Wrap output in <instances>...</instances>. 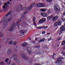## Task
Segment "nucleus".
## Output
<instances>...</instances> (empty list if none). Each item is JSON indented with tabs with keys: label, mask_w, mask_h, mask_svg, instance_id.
Returning a JSON list of instances; mask_svg holds the SVG:
<instances>
[{
	"label": "nucleus",
	"mask_w": 65,
	"mask_h": 65,
	"mask_svg": "<svg viewBox=\"0 0 65 65\" xmlns=\"http://www.w3.org/2000/svg\"><path fill=\"white\" fill-rule=\"evenodd\" d=\"M54 9L56 11L60 10V8L59 5L57 4H55L54 6Z\"/></svg>",
	"instance_id": "6"
},
{
	"label": "nucleus",
	"mask_w": 65,
	"mask_h": 65,
	"mask_svg": "<svg viewBox=\"0 0 65 65\" xmlns=\"http://www.w3.org/2000/svg\"><path fill=\"white\" fill-rule=\"evenodd\" d=\"M48 41H50V38L48 39Z\"/></svg>",
	"instance_id": "62"
},
{
	"label": "nucleus",
	"mask_w": 65,
	"mask_h": 65,
	"mask_svg": "<svg viewBox=\"0 0 65 65\" xmlns=\"http://www.w3.org/2000/svg\"><path fill=\"white\" fill-rule=\"evenodd\" d=\"M21 10L22 11H25V10H28V9H27V8L25 7L23 8H22Z\"/></svg>",
	"instance_id": "19"
},
{
	"label": "nucleus",
	"mask_w": 65,
	"mask_h": 65,
	"mask_svg": "<svg viewBox=\"0 0 65 65\" xmlns=\"http://www.w3.org/2000/svg\"><path fill=\"white\" fill-rule=\"evenodd\" d=\"M2 4V2H0V5H1Z\"/></svg>",
	"instance_id": "61"
},
{
	"label": "nucleus",
	"mask_w": 65,
	"mask_h": 65,
	"mask_svg": "<svg viewBox=\"0 0 65 65\" xmlns=\"http://www.w3.org/2000/svg\"><path fill=\"white\" fill-rule=\"evenodd\" d=\"M14 52H15V53H17V52H18V50H17V49L16 48H15L14 49Z\"/></svg>",
	"instance_id": "38"
},
{
	"label": "nucleus",
	"mask_w": 65,
	"mask_h": 65,
	"mask_svg": "<svg viewBox=\"0 0 65 65\" xmlns=\"http://www.w3.org/2000/svg\"><path fill=\"white\" fill-rule=\"evenodd\" d=\"M28 12V11H25L23 13V14H25Z\"/></svg>",
	"instance_id": "40"
},
{
	"label": "nucleus",
	"mask_w": 65,
	"mask_h": 65,
	"mask_svg": "<svg viewBox=\"0 0 65 65\" xmlns=\"http://www.w3.org/2000/svg\"><path fill=\"white\" fill-rule=\"evenodd\" d=\"M65 44V41H63L61 43V45H64Z\"/></svg>",
	"instance_id": "28"
},
{
	"label": "nucleus",
	"mask_w": 65,
	"mask_h": 65,
	"mask_svg": "<svg viewBox=\"0 0 65 65\" xmlns=\"http://www.w3.org/2000/svg\"><path fill=\"white\" fill-rule=\"evenodd\" d=\"M53 17L54 16L53 15H51L50 16L47 17V19L48 20H51V19H52L53 18Z\"/></svg>",
	"instance_id": "17"
},
{
	"label": "nucleus",
	"mask_w": 65,
	"mask_h": 65,
	"mask_svg": "<svg viewBox=\"0 0 65 65\" xmlns=\"http://www.w3.org/2000/svg\"><path fill=\"white\" fill-rule=\"evenodd\" d=\"M14 44L15 45H16L17 44V42H15V41L14 42Z\"/></svg>",
	"instance_id": "55"
},
{
	"label": "nucleus",
	"mask_w": 65,
	"mask_h": 65,
	"mask_svg": "<svg viewBox=\"0 0 65 65\" xmlns=\"http://www.w3.org/2000/svg\"><path fill=\"white\" fill-rule=\"evenodd\" d=\"M7 4H9H9H10V2H9V1L7 2Z\"/></svg>",
	"instance_id": "51"
},
{
	"label": "nucleus",
	"mask_w": 65,
	"mask_h": 65,
	"mask_svg": "<svg viewBox=\"0 0 65 65\" xmlns=\"http://www.w3.org/2000/svg\"><path fill=\"white\" fill-rule=\"evenodd\" d=\"M57 32L58 33L59 35H61L62 33V32L61 30H60V31H58Z\"/></svg>",
	"instance_id": "24"
},
{
	"label": "nucleus",
	"mask_w": 65,
	"mask_h": 65,
	"mask_svg": "<svg viewBox=\"0 0 65 65\" xmlns=\"http://www.w3.org/2000/svg\"><path fill=\"white\" fill-rule=\"evenodd\" d=\"M16 25L18 26V28H19V26H20V24L19 22H17L16 23Z\"/></svg>",
	"instance_id": "31"
},
{
	"label": "nucleus",
	"mask_w": 65,
	"mask_h": 65,
	"mask_svg": "<svg viewBox=\"0 0 65 65\" xmlns=\"http://www.w3.org/2000/svg\"><path fill=\"white\" fill-rule=\"evenodd\" d=\"M62 36H61L60 37H59L58 38H57V40H58V41H59V40H60L61 39V38H62Z\"/></svg>",
	"instance_id": "29"
},
{
	"label": "nucleus",
	"mask_w": 65,
	"mask_h": 65,
	"mask_svg": "<svg viewBox=\"0 0 65 65\" xmlns=\"http://www.w3.org/2000/svg\"><path fill=\"white\" fill-rule=\"evenodd\" d=\"M61 20H62L63 22L65 21V20H64V19L62 17L61 18Z\"/></svg>",
	"instance_id": "46"
},
{
	"label": "nucleus",
	"mask_w": 65,
	"mask_h": 65,
	"mask_svg": "<svg viewBox=\"0 0 65 65\" xmlns=\"http://www.w3.org/2000/svg\"><path fill=\"white\" fill-rule=\"evenodd\" d=\"M34 65H41L39 64H38V63H35L34 64Z\"/></svg>",
	"instance_id": "56"
},
{
	"label": "nucleus",
	"mask_w": 65,
	"mask_h": 65,
	"mask_svg": "<svg viewBox=\"0 0 65 65\" xmlns=\"http://www.w3.org/2000/svg\"><path fill=\"white\" fill-rule=\"evenodd\" d=\"M11 12V11H10L6 15V17H9V15H10V17H9V18H7L4 22L3 25L4 26H6V25H7V24L8 23V22H10L12 19V15H11V14L10 13Z\"/></svg>",
	"instance_id": "1"
},
{
	"label": "nucleus",
	"mask_w": 65,
	"mask_h": 65,
	"mask_svg": "<svg viewBox=\"0 0 65 65\" xmlns=\"http://www.w3.org/2000/svg\"><path fill=\"white\" fill-rule=\"evenodd\" d=\"M15 61L18 64H20V60H19V59H17L15 60Z\"/></svg>",
	"instance_id": "27"
},
{
	"label": "nucleus",
	"mask_w": 65,
	"mask_h": 65,
	"mask_svg": "<svg viewBox=\"0 0 65 65\" xmlns=\"http://www.w3.org/2000/svg\"><path fill=\"white\" fill-rule=\"evenodd\" d=\"M27 30H20L19 32L20 33V36H22L23 35H24L25 33H26L27 32Z\"/></svg>",
	"instance_id": "7"
},
{
	"label": "nucleus",
	"mask_w": 65,
	"mask_h": 65,
	"mask_svg": "<svg viewBox=\"0 0 65 65\" xmlns=\"http://www.w3.org/2000/svg\"><path fill=\"white\" fill-rule=\"evenodd\" d=\"M63 15L64 16H65V11L63 12Z\"/></svg>",
	"instance_id": "58"
},
{
	"label": "nucleus",
	"mask_w": 65,
	"mask_h": 65,
	"mask_svg": "<svg viewBox=\"0 0 65 65\" xmlns=\"http://www.w3.org/2000/svg\"><path fill=\"white\" fill-rule=\"evenodd\" d=\"M45 40V39L44 38H43L42 39H41L39 41H38L39 42H44V41Z\"/></svg>",
	"instance_id": "20"
},
{
	"label": "nucleus",
	"mask_w": 65,
	"mask_h": 65,
	"mask_svg": "<svg viewBox=\"0 0 65 65\" xmlns=\"http://www.w3.org/2000/svg\"><path fill=\"white\" fill-rule=\"evenodd\" d=\"M16 25L15 23L14 22H13L11 25V27L9 28V29H8V31H12V30H14Z\"/></svg>",
	"instance_id": "3"
},
{
	"label": "nucleus",
	"mask_w": 65,
	"mask_h": 65,
	"mask_svg": "<svg viewBox=\"0 0 65 65\" xmlns=\"http://www.w3.org/2000/svg\"><path fill=\"white\" fill-rule=\"evenodd\" d=\"M63 59V58L62 57H60L57 59V60L55 61V63L57 65H59L60 64H62V63H63V61H62V60Z\"/></svg>",
	"instance_id": "2"
},
{
	"label": "nucleus",
	"mask_w": 65,
	"mask_h": 65,
	"mask_svg": "<svg viewBox=\"0 0 65 65\" xmlns=\"http://www.w3.org/2000/svg\"><path fill=\"white\" fill-rule=\"evenodd\" d=\"M28 61L30 63H32V61H31V60H28Z\"/></svg>",
	"instance_id": "54"
},
{
	"label": "nucleus",
	"mask_w": 65,
	"mask_h": 65,
	"mask_svg": "<svg viewBox=\"0 0 65 65\" xmlns=\"http://www.w3.org/2000/svg\"><path fill=\"white\" fill-rule=\"evenodd\" d=\"M61 21L60 20H58L57 22H55L54 24L55 26H61Z\"/></svg>",
	"instance_id": "5"
},
{
	"label": "nucleus",
	"mask_w": 65,
	"mask_h": 65,
	"mask_svg": "<svg viewBox=\"0 0 65 65\" xmlns=\"http://www.w3.org/2000/svg\"><path fill=\"white\" fill-rule=\"evenodd\" d=\"M46 34V35H49V34H50V33H47Z\"/></svg>",
	"instance_id": "60"
},
{
	"label": "nucleus",
	"mask_w": 65,
	"mask_h": 65,
	"mask_svg": "<svg viewBox=\"0 0 65 65\" xmlns=\"http://www.w3.org/2000/svg\"><path fill=\"white\" fill-rule=\"evenodd\" d=\"M47 2H50L51 1V0H46Z\"/></svg>",
	"instance_id": "50"
},
{
	"label": "nucleus",
	"mask_w": 65,
	"mask_h": 65,
	"mask_svg": "<svg viewBox=\"0 0 65 65\" xmlns=\"http://www.w3.org/2000/svg\"><path fill=\"white\" fill-rule=\"evenodd\" d=\"M12 53V50H11L10 49H9L8 50V52H7V54L8 55H10L11 53Z\"/></svg>",
	"instance_id": "15"
},
{
	"label": "nucleus",
	"mask_w": 65,
	"mask_h": 65,
	"mask_svg": "<svg viewBox=\"0 0 65 65\" xmlns=\"http://www.w3.org/2000/svg\"><path fill=\"white\" fill-rule=\"evenodd\" d=\"M21 10H22V9H21L20 7H19L17 9V11H20Z\"/></svg>",
	"instance_id": "25"
},
{
	"label": "nucleus",
	"mask_w": 65,
	"mask_h": 65,
	"mask_svg": "<svg viewBox=\"0 0 65 65\" xmlns=\"http://www.w3.org/2000/svg\"><path fill=\"white\" fill-rule=\"evenodd\" d=\"M21 18H22V19H23L25 18V17H24V16H22L21 17Z\"/></svg>",
	"instance_id": "53"
},
{
	"label": "nucleus",
	"mask_w": 65,
	"mask_h": 65,
	"mask_svg": "<svg viewBox=\"0 0 65 65\" xmlns=\"http://www.w3.org/2000/svg\"><path fill=\"white\" fill-rule=\"evenodd\" d=\"M8 60H9V58H6L5 60V61L6 62H7L8 61Z\"/></svg>",
	"instance_id": "39"
},
{
	"label": "nucleus",
	"mask_w": 65,
	"mask_h": 65,
	"mask_svg": "<svg viewBox=\"0 0 65 65\" xmlns=\"http://www.w3.org/2000/svg\"><path fill=\"white\" fill-rule=\"evenodd\" d=\"M27 44H27V43L26 42H24L22 44V46L25 47L27 45Z\"/></svg>",
	"instance_id": "18"
},
{
	"label": "nucleus",
	"mask_w": 65,
	"mask_h": 65,
	"mask_svg": "<svg viewBox=\"0 0 65 65\" xmlns=\"http://www.w3.org/2000/svg\"><path fill=\"white\" fill-rule=\"evenodd\" d=\"M34 26H36V22H35V21L34 22Z\"/></svg>",
	"instance_id": "45"
},
{
	"label": "nucleus",
	"mask_w": 65,
	"mask_h": 65,
	"mask_svg": "<svg viewBox=\"0 0 65 65\" xmlns=\"http://www.w3.org/2000/svg\"><path fill=\"white\" fill-rule=\"evenodd\" d=\"M27 50L29 54H31L32 53L30 47H28L27 48Z\"/></svg>",
	"instance_id": "13"
},
{
	"label": "nucleus",
	"mask_w": 65,
	"mask_h": 65,
	"mask_svg": "<svg viewBox=\"0 0 65 65\" xmlns=\"http://www.w3.org/2000/svg\"><path fill=\"white\" fill-rule=\"evenodd\" d=\"M41 15H42L43 17H47V14L45 13H41Z\"/></svg>",
	"instance_id": "14"
},
{
	"label": "nucleus",
	"mask_w": 65,
	"mask_h": 65,
	"mask_svg": "<svg viewBox=\"0 0 65 65\" xmlns=\"http://www.w3.org/2000/svg\"><path fill=\"white\" fill-rule=\"evenodd\" d=\"M58 19V16H56L52 18V21L54 22H55Z\"/></svg>",
	"instance_id": "11"
},
{
	"label": "nucleus",
	"mask_w": 65,
	"mask_h": 65,
	"mask_svg": "<svg viewBox=\"0 0 65 65\" xmlns=\"http://www.w3.org/2000/svg\"><path fill=\"white\" fill-rule=\"evenodd\" d=\"M41 11H46V9H41Z\"/></svg>",
	"instance_id": "30"
},
{
	"label": "nucleus",
	"mask_w": 65,
	"mask_h": 65,
	"mask_svg": "<svg viewBox=\"0 0 65 65\" xmlns=\"http://www.w3.org/2000/svg\"><path fill=\"white\" fill-rule=\"evenodd\" d=\"M63 50H65V45L63 47Z\"/></svg>",
	"instance_id": "57"
},
{
	"label": "nucleus",
	"mask_w": 65,
	"mask_h": 65,
	"mask_svg": "<svg viewBox=\"0 0 65 65\" xmlns=\"http://www.w3.org/2000/svg\"><path fill=\"white\" fill-rule=\"evenodd\" d=\"M1 47V45L0 44V48Z\"/></svg>",
	"instance_id": "64"
},
{
	"label": "nucleus",
	"mask_w": 65,
	"mask_h": 65,
	"mask_svg": "<svg viewBox=\"0 0 65 65\" xmlns=\"http://www.w3.org/2000/svg\"><path fill=\"white\" fill-rule=\"evenodd\" d=\"M3 21H4V19H2L1 21V23H3Z\"/></svg>",
	"instance_id": "49"
},
{
	"label": "nucleus",
	"mask_w": 65,
	"mask_h": 65,
	"mask_svg": "<svg viewBox=\"0 0 65 65\" xmlns=\"http://www.w3.org/2000/svg\"><path fill=\"white\" fill-rule=\"evenodd\" d=\"M13 56H14V59L15 60V59H17L18 57V55H16L15 54H13Z\"/></svg>",
	"instance_id": "21"
},
{
	"label": "nucleus",
	"mask_w": 65,
	"mask_h": 65,
	"mask_svg": "<svg viewBox=\"0 0 65 65\" xmlns=\"http://www.w3.org/2000/svg\"><path fill=\"white\" fill-rule=\"evenodd\" d=\"M40 46H36L35 47V48H39L40 47Z\"/></svg>",
	"instance_id": "44"
},
{
	"label": "nucleus",
	"mask_w": 65,
	"mask_h": 65,
	"mask_svg": "<svg viewBox=\"0 0 65 65\" xmlns=\"http://www.w3.org/2000/svg\"><path fill=\"white\" fill-rule=\"evenodd\" d=\"M4 6H5V7H7V3H5L4 4Z\"/></svg>",
	"instance_id": "47"
},
{
	"label": "nucleus",
	"mask_w": 65,
	"mask_h": 65,
	"mask_svg": "<svg viewBox=\"0 0 65 65\" xmlns=\"http://www.w3.org/2000/svg\"><path fill=\"white\" fill-rule=\"evenodd\" d=\"M22 21V20H21V19H18L17 22H18V23H20V22H21Z\"/></svg>",
	"instance_id": "34"
},
{
	"label": "nucleus",
	"mask_w": 65,
	"mask_h": 65,
	"mask_svg": "<svg viewBox=\"0 0 65 65\" xmlns=\"http://www.w3.org/2000/svg\"><path fill=\"white\" fill-rule=\"evenodd\" d=\"M37 40V38H36L35 40V41H36Z\"/></svg>",
	"instance_id": "63"
},
{
	"label": "nucleus",
	"mask_w": 65,
	"mask_h": 65,
	"mask_svg": "<svg viewBox=\"0 0 65 65\" xmlns=\"http://www.w3.org/2000/svg\"><path fill=\"white\" fill-rule=\"evenodd\" d=\"M4 36L3 34L1 32H0V37H3Z\"/></svg>",
	"instance_id": "26"
},
{
	"label": "nucleus",
	"mask_w": 65,
	"mask_h": 65,
	"mask_svg": "<svg viewBox=\"0 0 65 65\" xmlns=\"http://www.w3.org/2000/svg\"><path fill=\"white\" fill-rule=\"evenodd\" d=\"M32 43L33 44H35V41H33V42H32Z\"/></svg>",
	"instance_id": "59"
},
{
	"label": "nucleus",
	"mask_w": 65,
	"mask_h": 65,
	"mask_svg": "<svg viewBox=\"0 0 65 65\" xmlns=\"http://www.w3.org/2000/svg\"><path fill=\"white\" fill-rule=\"evenodd\" d=\"M9 38H8L7 39L6 41L5 42L7 44L8 43V42H9Z\"/></svg>",
	"instance_id": "23"
},
{
	"label": "nucleus",
	"mask_w": 65,
	"mask_h": 65,
	"mask_svg": "<svg viewBox=\"0 0 65 65\" xmlns=\"http://www.w3.org/2000/svg\"><path fill=\"white\" fill-rule=\"evenodd\" d=\"M42 26L41 27H38L37 28V29H42Z\"/></svg>",
	"instance_id": "41"
},
{
	"label": "nucleus",
	"mask_w": 65,
	"mask_h": 65,
	"mask_svg": "<svg viewBox=\"0 0 65 65\" xmlns=\"http://www.w3.org/2000/svg\"><path fill=\"white\" fill-rule=\"evenodd\" d=\"M11 61L10 60L9 62L8 63H7V64H11Z\"/></svg>",
	"instance_id": "43"
},
{
	"label": "nucleus",
	"mask_w": 65,
	"mask_h": 65,
	"mask_svg": "<svg viewBox=\"0 0 65 65\" xmlns=\"http://www.w3.org/2000/svg\"><path fill=\"white\" fill-rule=\"evenodd\" d=\"M12 59H13V60H14V56H13V54L12 56L10 58L11 60H12Z\"/></svg>",
	"instance_id": "33"
},
{
	"label": "nucleus",
	"mask_w": 65,
	"mask_h": 65,
	"mask_svg": "<svg viewBox=\"0 0 65 65\" xmlns=\"http://www.w3.org/2000/svg\"><path fill=\"white\" fill-rule=\"evenodd\" d=\"M35 3L31 4L30 6H29L27 8V10L28 9V10H31L32 9V7H33V6H34V5L35 6Z\"/></svg>",
	"instance_id": "9"
},
{
	"label": "nucleus",
	"mask_w": 65,
	"mask_h": 65,
	"mask_svg": "<svg viewBox=\"0 0 65 65\" xmlns=\"http://www.w3.org/2000/svg\"><path fill=\"white\" fill-rule=\"evenodd\" d=\"M22 7H23V6L22 5H21V4H20L19 5V7L20 8H21V9H22Z\"/></svg>",
	"instance_id": "35"
},
{
	"label": "nucleus",
	"mask_w": 65,
	"mask_h": 65,
	"mask_svg": "<svg viewBox=\"0 0 65 65\" xmlns=\"http://www.w3.org/2000/svg\"><path fill=\"white\" fill-rule=\"evenodd\" d=\"M47 27H48L47 26H42V28H44V29H46V28H47Z\"/></svg>",
	"instance_id": "37"
},
{
	"label": "nucleus",
	"mask_w": 65,
	"mask_h": 65,
	"mask_svg": "<svg viewBox=\"0 0 65 65\" xmlns=\"http://www.w3.org/2000/svg\"><path fill=\"white\" fill-rule=\"evenodd\" d=\"M45 31H43L42 32V34H45Z\"/></svg>",
	"instance_id": "52"
},
{
	"label": "nucleus",
	"mask_w": 65,
	"mask_h": 65,
	"mask_svg": "<svg viewBox=\"0 0 65 65\" xmlns=\"http://www.w3.org/2000/svg\"><path fill=\"white\" fill-rule=\"evenodd\" d=\"M36 18L34 17L33 18V19L32 20V21L33 22H35V20H36Z\"/></svg>",
	"instance_id": "32"
},
{
	"label": "nucleus",
	"mask_w": 65,
	"mask_h": 65,
	"mask_svg": "<svg viewBox=\"0 0 65 65\" xmlns=\"http://www.w3.org/2000/svg\"><path fill=\"white\" fill-rule=\"evenodd\" d=\"M45 4L43 3H42L41 4L38 3H37V4H35V6L36 7H45Z\"/></svg>",
	"instance_id": "4"
},
{
	"label": "nucleus",
	"mask_w": 65,
	"mask_h": 65,
	"mask_svg": "<svg viewBox=\"0 0 65 65\" xmlns=\"http://www.w3.org/2000/svg\"><path fill=\"white\" fill-rule=\"evenodd\" d=\"M46 19L45 18H43L40 20L39 21V23H42L45 22Z\"/></svg>",
	"instance_id": "10"
},
{
	"label": "nucleus",
	"mask_w": 65,
	"mask_h": 65,
	"mask_svg": "<svg viewBox=\"0 0 65 65\" xmlns=\"http://www.w3.org/2000/svg\"><path fill=\"white\" fill-rule=\"evenodd\" d=\"M21 56L22 58L26 60H28V59H29V57L24 54H21Z\"/></svg>",
	"instance_id": "8"
},
{
	"label": "nucleus",
	"mask_w": 65,
	"mask_h": 65,
	"mask_svg": "<svg viewBox=\"0 0 65 65\" xmlns=\"http://www.w3.org/2000/svg\"><path fill=\"white\" fill-rule=\"evenodd\" d=\"M56 54L53 53V55L52 56V58H53V59H54V58H55V56H56Z\"/></svg>",
	"instance_id": "22"
},
{
	"label": "nucleus",
	"mask_w": 65,
	"mask_h": 65,
	"mask_svg": "<svg viewBox=\"0 0 65 65\" xmlns=\"http://www.w3.org/2000/svg\"><path fill=\"white\" fill-rule=\"evenodd\" d=\"M5 6H4L3 7V8L4 9V11H6L8 10V8L7 7H5Z\"/></svg>",
	"instance_id": "16"
},
{
	"label": "nucleus",
	"mask_w": 65,
	"mask_h": 65,
	"mask_svg": "<svg viewBox=\"0 0 65 65\" xmlns=\"http://www.w3.org/2000/svg\"><path fill=\"white\" fill-rule=\"evenodd\" d=\"M12 43H13V42L12 41H10L9 43V44H12Z\"/></svg>",
	"instance_id": "36"
},
{
	"label": "nucleus",
	"mask_w": 65,
	"mask_h": 65,
	"mask_svg": "<svg viewBox=\"0 0 65 65\" xmlns=\"http://www.w3.org/2000/svg\"><path fill=\"white\" fill-rule=\"evenodd\" d=\"M4 62H2L0 63V65H4Z\"/></svg>",
	"instance_id": "42"
},
{
	"label": "nucleus",
	"mask_w": 65,
	"mask_h": 65,
	"mask_svg": "<svg viewBox=\"0 0 65 65\" xmlns=\"http://www.w3.org/2000/svg\"><path fill=\"white\" fill-rule=\"evenodd\" d=\"M62 55H63L64 56H65V53L64 52H63L62 53Z\"/></svg>",
	"instance_id": "48"
},
{
	"label": "nucleus",
	"mask_w": 65,
	"mask_h": 65,
	"mask_svg": "<svg viewBox=\"0 0 65 65\" xmlns=\"http://www.w3.org/2000/svg\"><path fill=\"white\" fill-rule=\"evenodd\" d=\"M64 26L63 25L60 28V30L62 32V31H64L65 30V27L64 28Z\"/></svg>",
	"instance_id": "12"
}]
</instances>
